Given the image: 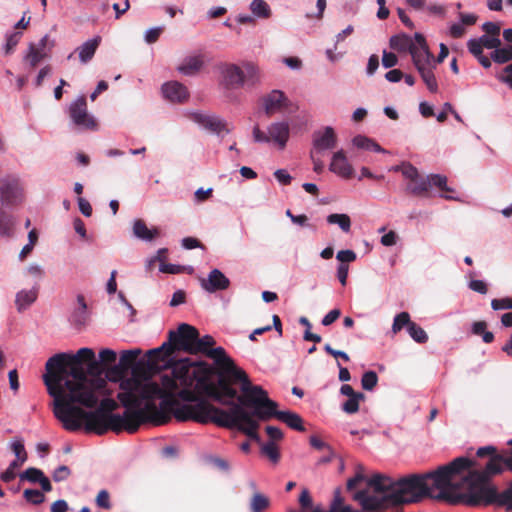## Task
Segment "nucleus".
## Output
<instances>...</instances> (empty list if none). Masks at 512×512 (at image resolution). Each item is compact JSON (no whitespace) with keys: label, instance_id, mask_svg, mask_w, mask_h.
Here are the masks:
<instances>
[{"label":"nucleus","instance_id":"46","mask_svg":"<svg viewBox=\"0 0 512 512\" xmlns=\"http://www.w3.org/2000/svg\"><path fill=\"white\" fill-rule=\"evenodd\" d=\"M261 450L272 462H278L280 455L274 442H267L262 446Z\"/></svg>","mask_w":512,"mask_h":512},{"label":"nucleus","instance_id":"64","mask_svg":"<svg viewBox=\"0 0 512 512\" xmlns=\"http://www.w3.org/2000/svg\"><path fill=\"white\" fill-rule=\"evenodd\" d=\"M340 310L339 309H333L329 311L322 319L321 323L324 326H329L332 323H334L339 317H340Z\"/></svg>","mask_w":512,"mask_h":512},{"label":"nucleus","instance_id":"41","mask_svg":"<svg viewBox=\"0 0 512 512\" xmlns=\"http://www.w3.org/2000/svg\"><path fill=\"white\" fill-rule=\"evenodd\" d=\"M408 333L410 337L417 343H425L428 340L427 333L416 323L409 324Z\"/></svg>","mask_w":512,"mask_h":512},{"label":"nucleus","instance_id":"45","mask_svg":"<svg viewBox=\"0 0 512 512\" xmlns=\"http://www.w3.org/2000/svg\"><path fill=\"white\" fill-rule=\"evenodd\" d=\"M22 465L23 464H19L18 461L13 460L8 468L0 474V479L5 483L13 481L16 478V470Z\"/></svg>","mask_w":512,"mask_h":512},{"label":"nucleus","instance_id":"35","mask_svg":"<svg viewBox=\"0 0 512 512\" xmlns=\"http://www.w3.org/2000/svg\"><path fill=\"white\" fill-rule=\"evenodd\" d=\"M22 38L21 32H11L6 34V41L3 45V51L5 55H10L14 52L16 46Z\"/></svg>","mask_w":512,"mask_h":512},{"label":"nucleus","instance_id":"38","mask_svg":"<svg viewBox=\"0 0 512 512\" xmlns=\"http://www.w3.org/2000/svg\"><path fill=\"white\" fill-rule=\"evenodd\" d=\"M10 448L14 455L16 456V461L19 464H24L27 460V453L24 447V444L21 439H14L10 443Z\"/></svg>","mask_w":512,"mask_h":512},{"label":"nucleus","instance_id":"60","mask_svg":"<svg viewBox=\"0 0 512 512\" xmlns=\"http://www.w3.org/2000/svg\"><path fill=\"white\" fill-rule=\"evenodd\" d=\"M468 287L477 293L486 294L488 291L487 284L483 280H471L468 283Z\"/></svg>","mask_w":512,"mask_h":512},{"label":"nucleus","instance_id":"48","mask_svg":"<svg viewBox=\"0 0 512 512\" xmlns=\"http://www.w3.org/2000/svg\"><path fill=\"white\" fill-rule=\"evenodd\" d=\"M245 76L248 79H251L253 81L259 80L260 77V70L257 65H255L252 62H245L243 64Z\"/></svg>","mask_w":512,"mask_h":512},{"label":"nucleus","instance_id":"7","mask_svg":"<svg viewBox=\"0 0 512 512\" xmlns=\"http://www.w3.org/2000/svg\"><path fill=\"white\" fill-rule=\"evenodd\" d=\"M252 135L257 143L273 144L279 150H283L289 141L290 126L287 121H276L267 127L266 132L259 126H254Z\"/></svg>","mask_w":512,"mask_h":512},{"label":"nucleus","instance_id":"6","mask_svg":"<svg viewBox=\"0 0 512 512\" xmlns=\"http://www.w3.org/2000/svg\"><path fill=\"white\" fill-rule=\"evenodd\" d=\"M141 353H142V351L139 348L121 351L118 364L114 365L112 367V369L109 371V380L113 381V382L120 383L122 379L129 378V376H123L122 374L124 372L128 371L130 368H132V366L134 365L138 356ZM183 360H188L193 365H206L203 362L191 361L189 358H183ZM180 361H182V359L177 360L172 365L170 374H164V375L160 376L158 379L154 378V377H149V376H145V378H151L153 381L160 384L162 382L163 377H165V376L172 377L173 376V369L176 366V364L179 363ZM132 375H136L138 377L144 378V376L138 375L135 371L132 372L130 377Z\"/></svg>","mask_w":512,"mask_h":512},{"label":"nucleus","instance_id":"62","mask_svg":"<svg viewBox=\"0 0 512 512\" xmlns=\"http://www.w3.org/2000/svg\"><path fill=\"white\" fill-rule=\"evenodd\" d=\"M69 475L70 469L67 466L62 465L55 469L53 473V480L56 482H60L67 479Z\"/></svg>","mask_w":512,"mask_h":512},{"label":"nucleus","instance_id":"50","mask_svg":"<svg viewBox=\"0 0 512 512\" xmlns=\"http://www.w3.org/2000/svg\"><path fill=\"white\" fill-rule=\"evenodd\" d=\"M96 504L100 508L104 509H110L111 508V502H110V496L107 490L103 489L100 490L96 496Z\"/></svg>","mask_w":512,"mask_h":512},{"label":"nucleus","instance_id":"18","mask_svg":"<svg viewBox=\"0 0 512 512\" xmlns=\"http://www.w3.org/2000/svg\"><path fill=\"white\" fill-rule=\"evenodd\" d=\"M163 97L174 103H184L189 98V92L185 85L178 81H169L162 85Z\"/></svg>","mask_w":512,"mask_h":512},{"label":"nucleus","instance_id":"22","mask_svg":"<svg viewBox=\"0 0 512 512\" xmlns=\"http://www.w3.org/2000/svg\"><path fill=\"white\" fill-rule=\"evenodd\" d=\"M204 58L201 54L190 55L183 59L177 67L179 73L185 76L196 75L204 66Z\"/></svg>","mask_w":512,"mask_h":512},{"label":"nucleus","instance_id":"16","mask_svg":"<svg viewBox=\"0 0 512 512\" xmlns=\"http://www.w3.org/2000/svg\"><path fill=\"white\" fill-rule=\"evenodd\" d=\"M193 122L197 123L204 129L213 133L220 134L222 132L229 133L230 129L227 128L225 120L216 115L205 114L201 112H193L190 115Z\"/></svg>","mask_w":512,"mask_h":512},{"label":"nucleus","instance_id":"13","mask_svg":"<svg viewBox=\"0 0 512 512\" xmlns=\"http://www.w3.org/2000/svg\"><path fill=\"white\" fill-rule=\"evenodd\" d=\"M403 177L410 182L407 185L406 190L412 195H423L430 188L428 176H421L418 169L413 165H406L403 167Z\"/></svg>","mask_w":512,"mask_h":512},{"label":"nucleus","instance_id":"30","mask_svg":"<svg viewBox=\"0 0 512 512\" xmlns=\"http://www.w3.org/2000/svg\"><path fill=\"white\" fill-rule=\"evenodd\" d=\"M249 8L255 18L268 19L272 14L269 4L264 0H252Z\"/></svg>","mask_w":512,"mask_h":512},{"label":"nucleus","instance_id":"20","mask_svg":"<svg viewBox=\"0 0 512 512\" xmlns=\"http://www.w3.org/2000/svg\"><path fill=\"white\" fill-rule=\"evenodd\" d=\"M329 170L332 173L345 179L352 177L353 168L342 149L333 153L329 165Z\"/></svg>","mask_w":512,"mask_h":512},{"label":"nucleus","instance_id":"5","mask_svg":"<svg viewBox=\"0 0 512 512\" xmlns=\"http://www.w3.org/2000/svg\"><path fill=\"white\" fill-rule=\"evenodd\" d=\"M206 355L213 359L216 365L227 374L232 380L240 382L241 395L236 393L235 404H241V402L250 394L256 385H253L246 374V372L237 367L234 361L227 355L226 351L222 347H216L207 351Z\"/></svg>","mask_w":512,"mask_h":512},{"label":"nucleus","instance_id":"3","mask_svg":"<svg viewBox=\"0 0 512 512\" xmlns=\"http://www.w3.org/2000/svg\"><path fill=\"white\" fill-rule=\"evenodd\" d=\"M189 375L190 395L174 409V417L178 421L213 422L221 427L236 428L255 440L258 439L259 421L272 417L291 429L304 431L301 416L289 410L278 411V404L259 385L241 404H235L236 389L224 376L212 381L208 365H193Z\"/></svg>","mask_w":512,"mask_h":512},{"label":"nucleus","instance_id":"31","mask_svg":"<svg viewBox=\"0 0 512 512\" xmlns=\"http://www.w3.org/2000/svg\"><path fill=\"white\" fill-rule=\"evenodd\" d=\"M270 506V499L260 492H254L250 499V512H264Z\"/></svg>","mask_w":512,"mask_h":512},{"label":"nucleus","instance_id":"42","mask_svg":"<svg viewBox=\"0 0 512 512\" xmlns=\"http://www.w3.org/2000/svg\"><path fill=\"white\" fill-rule=\"evenodd\" d=\"M43 476L44 473L40 469L34 467L27 468L19 475L21 481L26 480L30 483H38Z\"/></svg>","mask_w":512,"mask_h":512},{"label":"nucleus","instance_id":"28","mask_svg":"<svg viewBox=\"0 0 512 512\" xmlns=\"http://www.w3.org/2000/svg\"><path fill=\"white\" fill-rule=\"evenodd\" d=\"M428 179L430 181V186L434 185L438 187L441 191L445 192L441 196L445 199L455 200L457 199L451 193H453V189L447 186V177L441 174H431L428 175Z\"/></svg>","mask_w":512,"mask_h":512},{"label":"nucleus","instance_id":"34","mask_svg":"<svg viewBox=\"0 0 512 512\" xmlns=\"http://www.w3.org/2000/svg\"><path fill=\"white\" fill-rule=\"evenodd\" d=\"M491 59L499 64L506 63L512 60V45L498 47L491 53Z\"/></svg>","mask_w":512,"mask_h":512},{"label":"nucleus","instance_id":"37","mask_svg":"<svg viewBox=\"0 0 512 512\" xmlns=\"http://www.w3.org/2000/svg\"><path fill=\"white\" fill-rule=\"evenodd\" d=\"M410 315L408 312H401L394 317L392 324V332L393 334H397L404 327L409 328V324H411Z\"/></svg>","mask_w":512,"mask_h":512},{"label":"nucleus","instance_id":"36","mask_svg":"<svg viewBox=\"0 0 512 512\" xmlns=\"http://www.w3.org/2000/svg\"><path fill=\"white\" fill-rule=\"evenodd\" d=\"M365 398L363 393H357L356 396L348 398L342 404V410L347 414H355L359 410L360 401H363Z\"/></svg>","mask_w":512,"mask_h":512},{"label":"nucleus","instance_id":"2","mask_svg":"<svg viewBox=\"0 0 512 512\" xmlns=\"http://www.w3.org/2000/svg\"><path fill=\"white\" fill-rule=\"evenodd\" d=\"M473 461L458 457L447 465L423 474L393 479L384 475L366 478L358 473L347 481V489L364 484L353 495L364 511L379 512L390 505L418 503L425 498L449 504L476 506L490 497L491 491L480 486V470Z\"/></svg>","mask_w":512,"mask_h":512},{"label":"nucleus","instance_id":"43","mask_svg":"<svg viewBox=\"0 0 512 512\" xmlns=\"http://www.w3.org/2000/svg\"><path fill=\"white\" fill-rule=\"evenodd\" d=\"M23 497L31 504L39 505L44 502V494L37 489H26L24 490Z\"/></svg>","mask_w":512,"mask_h":512},{"label":"nucleus","instance_id":"33","mask_svg":"<svg viewBox=\"0 0 512 512\" xmlns=\"http://www.w3.org/2000/svg\"><path fill=\"white\" fill-rule=\"evenodd\" d=\"M436 68H429L426 70L419 71V75L421 76L423 82L425 83L427 89L431 93H436L438 91V82L434 74V70Z\"/></svg>","mask_w":512,"mask_h":512},{"label":"nucleus","instance_id":"15","mask_svg":"<svg viewBox=\"0 0 512 512\" xmlns=\"http://www.w3.org/2000/svg\"><path fill=\"white\" fill-rule=\"evenodd\" d=\"M290 106V100L281 90H272L263 97V108L267 116L283 113Z\"/></svg>","mask_w":512,"mask_h":512},{"label":"nucleus","instance_id":"53","mask_svg":"<svg viewBox=\"0 0 512 512\" xmlns=\"http://www.w3.org/2000/svg\"><path fill=\"white\" fill-rule=\"evenodd\" d=\"M336 258L341 262V264H347L356 260V253L350 249L340 250L338 251Z\"/></svg>","mask_w":512,"mask_h":512},{"label":"nucleus","instance_id":"25","mask_svg":"<svg viewBox=\"0 0 512 512\" xmlns=\"http://www.w3.org/2000/svg\"><path fill=\"white\" fill-rule=\"evenodd\" d=\"M390 47L391 49L397 51V52H406L409 53L412 51V48L415 47V36L411 37L407 34H398L394 35L390 38Z\"/></svg>","mask_w":512,"mask_h":512},{"label":"nucleus","instance_id":"39","mask_svg":"<svg viewBox=\"0 0 512 512\" xmlns=\"http://www.w3.org/2000/svg\"><path fill=\"white\" fill-rule=\"evenodd\" d=\"M215 344V340L211 335H205L203 337H197V344L195 345V354L203 353L206 355L207 351L212 349Z\"/></svg>","mask_w":512,"mask_h":512},{"label":"nucleus","instance_id":"58","mask_svg":"<svg viewBox=\"0 0 512 512\" xmlns=\"http://www.w3.org/2000/svg\"><path fill=\"white\" fill-rule=\"evenodd\" d=\"M398 63L397 56L392 52L383 51L382 55V65L385 68H392Z\"/></svg>","mask_w":512,"mask_h":512},{"label":"nucleus","instance_id":"12","mask_svg":"<svg viewBox=\"0 0 512 512\" xmlns=\"http://www.w3.org/2000/svg\"><path fill=\"white\" fill-rule=\"evenodd\" d=\"M415 47L410 52L412 62L417 72L436 68V60L430 52L426 39L421 33H415Z\"/></svg>","mask_w":512,"mask_h":512},{"label":"nucleus","instance_id":"8","mask_svg":"<svg viewBox=\"0 0 512 512\" xmlns=\"http://www.w3.org/2000/svg\"><path fill=\"white\" fill-rule=\"evenodd\" d=\"M218 84L227 97L231 96L234 90L240 89L246 82L244 70L237 64L222 62L217 65Z\"/></svg>","mask_w":512,"mask_h":512},{"label":"nucleus","instance_id":"11","mask_svg":"<svg viewBox=\"0 0 512 512\" xmlns=\"http://www.w3.org/2000/svg\"><path fill=\"white\" fill-rule=\"evenodd\" d=\"M69 116L74 125L83 129L95 130L97 123L94 117L88 113L85 96H78L68 108Z\"/></svg>","mask_w":512,"mask_h":512},{"label":"nucleus","instance_id":"40","mask_svg":"<svg viewBox=\"0 0 512 512\" xmlns=\"http://www.w3.org/2000/svg\"><path fill=\"white\" fill-rule=\"evenodd\" d=\"M98 357L99 363L104 367H108L115 364L117 353L110 348H104L99 351Z\"/></svg>","mask_w":512,"mask_h":512},{"label":"nucleus","instance_id":"57","mask_svg":"<svg viewBox=\"0 0 512 512\" xmlns=\"http://www.w3.org/2000/svg\"><path fill=\"white\" fill-rule=\"evenodd\" d=\"M35 45L40 51L48 53L54 47L55 42L54 40L50 39L49 36L46 34Z\"/></svg>","mask_w":512,"mask_h":512},{"label":"nucleus","instance_id":"1","mask_svg":"<svg viewBox=\"0 0 512 512\" xmlns=\"http://www.w3.org/2000/svg\"><path fill=\"white\" fill-rule=\"evenodd\" d=\"M88 363V371L98 368L95 352L81 348L76 354L58 353L46 362L44 383L53 398V413L64 429L74 432L84 428L87 432L103 435L111 430L134 433L143 423L161 425L169 420L168 411L180 406L179 400L190 395L188 381L193 368L188 360H182L173 369L172 377H163L159 384L151 378L132 375L122 379L117 399L126 411L112 413L118 403L111 397L107 381L89 376L82 363Z\"/></svg>","mask_w":512,"mask_h":512},{"label":"nucleus","instance_id":"17","mask_svg":"<svg viewBox=\"0 0 512 512\" xmlns=\"http://www.w3.org/2000/svg\"><path fill=\"white\" fill-rule=\"evenodd\" d=\"M175 350L173 343L169 340V342H164L160 347L149 350L146 354V358L140 360L139 364H146L150 369H156L165 361L163 354L165 353L167 357Z\"/></svg>","mask_w":512,"mask_h":512},{"label":"nucleus","instance_id":"24","mask_svg":"<svg viewBox=\"0 0 512 512\" xmlns=\"http://www.w3.org/2000/svg\"><path fill=\"white\" fill-rule=\"evenodd\" d=\"M100 42L101 37L95 36L91 39H88L77 48L79 60L81 63L85 64L93 58Z\"/></svg>","mask_w":512,"mask_h":512},{"label":"nucleus","instance_id":"9","mask_svg":"<svg viewBox=\"0 0 512 512\" xmlns=\"http://www.w3.org/2000/svg\"><path fill=\"white\" fill-rule=\"evenodd\" d=\"M25 201L24 186L21 179L15 175H7L0 179L1 207H14Z\"/></svg>","mask_w":512,"mask_h":512},{"label":"nucleus","instance_id":"27","mask_svg":"<svg viewBox=\"0 0 512 512\" xmlns=\"http://www.w3.org/2000/svg\"><path fill=\"white\" fill-rule=\"evenodd\" d=\"M14 226L13 215L0 206V236L11 237L14 234Z\"/></svg>","mask_w":512,"mask_h":512},{"label":"nucleus","instance_id":"52","mask_svg":"<svg viewBox=\"0 0 512 512\" xmlns=\"http://www.w3.org/2000/svg\"><path fill=\"white\" fill-rule=\"evenodd\" d=\"M491 307L496 311L512 309V298L493 299L491 301Z\"/></svg>","mask_w":512,"mask_h":512},{"label":"nucleus","instance_id":"21","mask_svg":"<svg viewBox=\"0 0 512 512\" xmlns=\"http://www.w3.org/2000/svg\"><path fill=\"white\" fill-rule=\"evenodd\" d=\"M77 305L70 314L69 321L76 328L86 326L90 320V313L83 295L77 296Z\"/></svg>","mask_w":512,"mask_h":512},{"label":"nucleus","instance_id":"54","mask_svg":"<svg viewBox=\"0 0 512 512\" xmlns=\"http://www.w3.org/2000/svg\"><path fill=\"white\" fill-rule=\"evenodd\" d=\"M374 140L363 135H357L352 139V143L359 149L369 150Z\"/></svg>","mask_w":512,"mask_h":512},{"label":"nucleus","instance_id":"29","mask_svg":"<svg viewBox=\"0 0 512 512\" xmlns=\"http://www.w3.org/2000/svg\"><path fill=\"white\" fill-rule=\"evenodd\" d=\"M48 56L47 52L40 51L34 43H30L28 45L27 51L23 56V60L27 62L30 67H35L40 63L43 59Z\"/></svg>","mask_w":512,"mask_h":512},{"label":"nucleus","instance_id":"55","mask_svg":"<svg viewBox=\"0 0 512 512\" xmlns=\"http://www.w3.org/2000/svg\"><path fill=\"white\" fill-rule=\"evenodd\" d=\"M467 48H468L469 52L472 55H474L475 57H478L481 54H483V47L478 38H476V39L472 38V39L468 40Z\"/></svg>","mask_w":512,"mask_h":512},{"label":"nucleus","instance_id":"44","mask_svg":"<svg viewBox=\"0 0 512 512\" xmlns=\"http://www.w3.org/2000/svg\"><path fill=\"white\" fill-rule=\"evenodd\" d=\"M378 376L374 371H367L362 375L361 385L362 388L371 391L377 385Z\"/></svg>","mask_w":512,"mask_h":512},{"label":"nucleus","instance_id":"63","mask_svg":"<svg viewBox=\"0 0 512 512\" xmlns=\"http://www.w3.org/2000/svg\"><path fill=\"white\" fill-rule=\"evenodd\" d=\"M398 235L394 231H389L381 237V244L386 247L394 246L397 243Z\"/></svg>","mask_w":512,"mask_h":512},{"label":"nucleus","instance_id":"49","mask_svg":"<svg viewBox=\"0 0 512 512\" xmlns=\"http://www.w3.org/2000/svg\"><path fill=\"white\" fill-rule=\"evenodd\" d=\"M26 273L30 277H32L34 279H37V280H40V279H42L44 277L45 270H44V268L41 265L33 263V264H30L27 267Z\"/></svg>","mask_w":512,"mask_h":512},{"label":"nucleus","instance_id":"10","mask_svg":"<svg viewBox=\"0 0 512 512\" xmlns=\"http://www.w3.org/2000/svg\"><path fill=\"white\" fill-rule=\"evenodd\" d=\"M198 330L189 324L182 323L177 331L169 332V339L178 351H184L195 354V345L197 344Z\"/></svg>","mask_w":512,"mask_h":512},{"label":"nucleus","instance_id":"32","mask_svg":"<svg viewBox=\"0 0 512 512\" xmlns=\"http://www.w3.org/2000/svg\"><path fill=\"white\" fill-rule=\"evenodd\" d=\"M327 223L331 225H338L339 228L345 232H350L351 229V219L347 214L344 213H334L330 214L326 218Z\"/></svg>","mask_w":512,"mask_h":512},{"label":"nucleus","instance_id":"19","mask_svg":"<svg viewBox=\"0 0 512 512\" xmlns=\"http://www.w3.org/2000/svg\"><path fill=\"white\" fill-rule=\"evenodd\" d=\"M229 285L230 280L216 268L209 272L207 278L201 280V287L209 293L226 290Z\"/></svg>","mask_w":512,"mask_h":512},{"label":"nucleus","instance_id":"56","mask_svg":"<svg viewBox=\"0 0 512 512\" xmlns=\"http://www.w3.org/2000/svg\"><path fill=\"white\" fill-rule=\"evenodd\" d=\"M499 81L507 84L510 88H512V63L507 65L502 73L497 75Z\"/></svg>","mask_w":512,"mask_h":512},{"label":"nucleus","instance_id":"61","mask_svg":"<svg viewBox=\"0 0 512 512\" xmlns=\"http://www.w3.org/2000/svg\"><path fill=\"white\" fill-rule=\"evenodd\" d=\"M276 180L282 185H289L292 181L291 175L285 169H278L274 172Z\"/></svg>","mask_w":512,"mask_h":512},{"label":"nucleus","instance_id":"47","mask_svg":"<svg viewBox=\"0 0 512 512\" xmlns=\"http://www.w3.org/2000/svg\"><path fill=\"white\" fill-rule=\"evenodd\" d=\"M478 39L481 42L483 48L496 50L501 45V40L499 39V37L482 35Z\"/></svg>","mask_w":512,"mask_h":512},{"label":"nucleus","instance_id":"14","mask_svg":"<svg viewBox=\"0 0 512 512\" xmlns=\"http://www.w3.org/2000/svg\"><path fill=\"white\" fill-rule=\"evenodd\" d=\"M336 144L335 130L331 126H326L313 133L311 152L323 154L325 151L335 148Z\"/></svg>","mask_w":512,"mask_h":512},{"label":"nucleus","instance_id":"23","mask_svg":"<svg viewBox=\"0 0 512 512\" xmlns=\"http://www.w3.org/2000/svg\"><path fill=\"white\" fill-rule=\"evenodd\" d=\"M38 286L22 289L15 295V306L18 312L27 310L38 298Z\"/></svg>","mask_w":512,"mask_h":512},{"label":"nucleus","instance_id":"26","mask_svg":"<svg viewBox=\"0 0 512 512\" xmlns=\"http://www.w3.org/2000/svg\"><path fill=\"white\" fill-rule=\"evenodd\" d=\"M158 234V229H149L141 219H136L133 222V235L140 240L152 241Z\"/></svg>","mask_w":512,"mask_h":512},{"label":"nucleus","instance_id":"59","mask_svg":"<svg viewBox=\"0 0 512 512\" xmlns=\"http://www.w3.org/2000/svg\"><path fill=\"white\" fill-rule=\"evenodd\" d=\"M449 35L453 38H460L465 33V26L461 22L452 23L449 26Z\"/></svg>","mask_w":512,"mask_h":512},{"label":"nucleus","instance_id":"51","mask_svg":"<svg viewBox=\"0 0 512 512\" xmlns=\"http://www.w3.org/2000/svg\"><path fill=\"white\" fill-rule=\"evenodd\" d=\"M163 31L162 26L152 27L145 32L144 39L148 44L156 42Z\"/></svg>","mask_w":512,"mask_h":512},{"label":"nucleus","instance_id":"4","mask_svg":"<svg viewBox=\"0 0 512 512\" xmlns=\"http://www.w3.org/2000/svg\"><path fill=\"white\" fill-rule=\"evenodd\" d=\"M480 486L491 491L482 504H497L512 512V458L494 455L480 470Z\"/></svg>","mask_w":512,"mask_h":512}]
</instances>
